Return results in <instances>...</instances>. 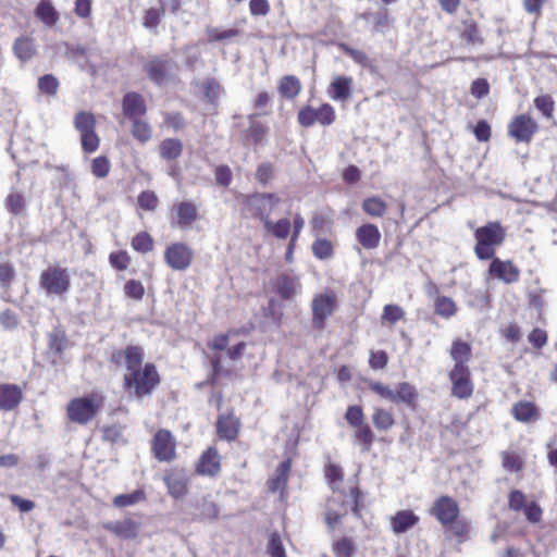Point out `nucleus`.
Instances as JSON below:
<instances>
[{"instance_id": "nucleus-7", "label": "nucleus", "mask_w": 557, "mask_h": 557, "mask_svg": "<svg viewBox=\"0 0 557 557\" xmlns=\"http://www.w3.org/2000/svg\"><path fill=\"white\" fill-rule=\"evenodd\" d=\"M369 391L377 395L381 399L388 400L392 404H403L411 411H416L419 406V392L417 387L409 382H399L395 391L381 381L364 379Z\"/></svg>"}, {"instance_id": "nucleus-39", "label": "nucleus", "mask_w": 557, "mask_h": 557, "mask_svg": "<svg viewBox=\"0 0 557 557\" xmlns=\"http://www.w3.org/2000/svg\"><path fill=\"white\" fill-rule=\"evenodd\" d=\"M198 512L196 513L194 520L197 521H211L218 518L219 516V507L218 505L203 497L196 504Z\"/></svg>"}, {"instance_id": "nucleus-4", "label": "nucleus", "mask_w": 557, "mask_h": 557, "mask_svg": "<svg viewBox=\"0 0 557 557\" xmlns=\"http://www.w3.org/2000/svg\"><path fill=\"white\" fill-rule=\"evenodd\" d=\"M324 478L331 491L338 497H329L326 499L324 521L330 529L336 528L342 519L347 515L346 502L344 499V492L341 490V484L344 481V470L335 462H327L324 466Z\"/></svg>"}, {"instance_id": "nucleus-37", "label": "nucleus", "mask_w": 557, "mask_h": 557, "mask_svg": "<svg viewBox=\"0 0 557 557\" xmlns=\"http://www.w3.org/2000/svg\"><path fill=\"white\" fill-rule=\"evenodd\" d=\"M183 152V143L178 138H165L159 145V154L163 160L173 161Z\"/></svg>"}, {"instance_id": "nucleus-11", "label": "nucleus", "mask_w": 557, "mask_h": 557, "mask_svg": "<svg viewBox=\"0 0 557 557\" xmlns=\"http://www.w3.org/2000/svg\"><path fill=\"white\" fill-rule=\"evenodd\" d=\"M39 285L47 295L63 297L72 286L70 272L60 264H50L41 271Z\"/></svg>"}, {"instance_id": "nucleus-3", "label": "nucleus", "mask_w": 557, "mask_h": 557, "mask_svg": "<svg viewBox=\"0 0 557 557\" xmlns=\"http://www.w3.org/2000/svg\"><path fill=\"white\" fill-rule=\"evenodd\" d=\"M429 512L458 542H465L468 539L470 524L466 519L460 518L459 504L451 496H438Z\"/></svg>"}, {"instance_id": "nucleus-1", "label": "nucleus", "mask_w": 557, "mask_h": 557, "mask_svg": "<svg viewBox=\"0 0 557 557\" xmlns=\"http://www.w3.org/2000/svg\"><path fill=\"white\" fill-rule=\"evenodd\" d=\"M115 368H125L123 388L129 395L141 399L150 396L161 383V375L152 362H146L145 349L140 345L113 348L108 358Z\"/></svg>"}, {"instance_id": "nucleus-6", "label": "nucleus", "mask_w": 557, "mask_h": 557, "mask_svg": "<svg viewBox=\"0 0 557 557\" xmlns=\"http://www.w3.org/2000/svg\"><path fill=\"white\" fill-rule=\"evenodd\" d=\"M104 403L106 397L100 392L74 397L65 407L66 418L74 424L87 425L102 411Z\"/></svg>"}, {"instance_id": "nucleus-48", "label": "nucleus", "mask_w": 557, "mask_h": 557, "mask_svg": "<svg viewBox=\"0 0 557 557\" xmlns=\"http://www.w3.org/2000/svg\"><path fill=\"white\" fill-rule=\"evenodd\" d=\"M132 121V135L133 137L141 143L145 144L151 139L152 136V129L151 126L140 119L131 120Z\"/></svg>"}, {"instance_id": "nucleus-63", "label": "nucleus", "mask_w": 557, "mask_h": 557, "mask_svg": "<svg viewBox=\"0 0 557 557\" xmlns=\"http://www.w3.org/2000/svg\"><path fill=\"white\" fill-rule=\"evenodd\" d=\"M388 355L385 350L379 349V350H370L369 354V367L372 370H383L386 368L388 363Z\"/></svg>"}, {"instance_id": "nucleus-42", "label": "nucleus", "mask_w": 557, "mask_h": 557, "mask_svg": "<svg viewBox=\"0 0 557 557\" xmlns=\"http://www.w3.org/2000/svg\"><path fill=\"white\" fill-rule=\"evenodd\" d=\"M267 232L278 239H286L290 233L292 223L287 218L273 222L271 219L263 225Z\"/></svg>"}, {"instance_id": "nucleus-38", "label": "nucleus", "mask_w": 557, "mask_h": 557, "mask_svg": "<svg viewBox=\"0 0 557 557\" xmlns=\"http://www.w3.org/2000/svg\"><path fill=\"white\" fill-rule=\"evenodd\" d=\"M4 207L10 214L17 216L25 212L27 201L21 191H10L4 199Z\"/></svg>"}, {"instance_id": "nucleus-32", "label": "nucleus", "mask_w": 557, "mask_h": 557, "mask_svg": "<svg viewBox=\"0 0 557 557\" xmlns=\"http://www.w3.org/2000/svg\"><path fill=\"white\" fill-rule=\"evenodd\" d=\"M512 417L522 423L534 422L540 419V410L533 401L519 400L511 409Z\"/></svg>"}, {"instance_id": "nucleus-25", "label": "nucleus", "mask_w": 557, "mask_h": 557, "mask_svg": "<svg viewBox=\"0 0 557 557\" xmlns=\"http://www.w3.org/2000/svg\"><path fill=\"white\" fill-rule=\"evenodd\" d=\"M257 114L248 115L249 126L242 134L244 146H259L265 143L269 127L256 120Z\"/></svg>"}, {"instance_id": "nucleus-36", "label": "nucleus", "mask_w": 557, "mask_h": 557, "mask_svg": "<svg viewBox=\"0 0 557 557\" xmlns=\"http://www.w3.org/2000/svg\"><path fill=\"white\" fill-rule=\"evenodd\" d=\"M362 211L371 218H383L388 209L387 202L379 196H371L363 199Z\"/></svg>"}, {"instance_id": "nucleus-44", "label": "nucleus", "mask_w": 557, "mask_h": 557, "mask_svg": "<svg viewBox=\"0 0 557 557\" xmlns=\"http://www.w3.org/2000/svg\"><path fill=\"white\" fill-rule=\"evenodd\" d=\"M457 305L450 297L437 296L434 300L435 314L444 319H450L457 313Z\"/></svg>"}, {"instance_id": "nucleus-46", "label": "nucleus", "mask_w": 557, "mask_h": 557, "mask_svg": "<svg viewBox=\"0 0 557 557\" xmlns=\"http://www.w3.org/2000/svg\"><path fill=\"white\" fill-rule=\"evenodd\" d=\"M14 54L22 61H27L35 55V47L33 40L26 37H20L13 46Z\"/></svg>"}, {"instance_id": "nucleus-35", "label": "nucleus", "mask_w": 557, "mask_h": 557, "mask_svg": "<svg viewBox=\"0 0 557 557\" xmlns=\"http://www.w3.org/2000/svg\"><path fill=\"white\" fill-rule=\"evenodd\" d=\"M35 15L48 27L54 26L59 21V13L50 0H40L35 9Z\"/></svg>"}, {"instance_id": "nucleus-27", "label": "nucleus", "mask_w": 557, "mask_h": 557, "mask_svg": "<svg viewBox=\"0 0 557 557\" xmlns=\"http://www.w3.org/2000/svg\"><path fill=\"white\" fill-rule=\"evenodd\" d=\"M103 529L125 540L136 539L139 534L140 523L132 518L103 523Z\"/></svg>"}, {"instance_id": "nucleus-31", "label": "nucleus", "mask_w": 557, "mask_h": 557, "mask_svg": "<svg viewBox=\"0 0 557 557\" xmlns=\"http://www.w3.org/2000/svg\"><path fill=\"white\" fill-rule=\"evenodd\" d=\"M290 471V461L281 462L275 469V473L267 481L269 492H280L283 496L287 488L288 475Z\"/></svg>"}, {"instance_id": "nucleus-58", "label": "nucleus", "mask_w": 557, "mask_h": 557, "mask_svg": "<svg viewBox=\"0 0 557 557\" xmlns=\"http://www.w3.org/2000/svg\"><path fill=\"white\" fill-rule=\"evenodd\" d=\"M123 290L125 296L133 300H141L145 296V287L138 280L131 278L126 281Z\"/></svg>"}, {"instance_id": "nucleus-24", "label": "nucleus", "mask_w": 557, "mask_h": 557, "mask_svg": "<svg viewBox=\"0 0 557 557\" xmlns=\"http://www.w3.org/2000/svg\"><path fill=\"white\" fill-rule=\"evenodd\" d=\"M216 435L220 440L235 441L239 434L240 420L233 412L220 414L216 423Z\"/></svg>"}, {"instance_id": "nucleus-19", "label": "nucleus", "mask_w": 557, "mask_h": 557, "mask_svg": "<svg viewBox=\"0 0 557 557\" xmlns=\"http://www.w3.org/2000/svg\"><path fill=\"white\" fill-rule=\"evenodd\" d=\"M491 260L487 269L490 277L502 281L505 284H513L519 281L520 269L512 260H502L495 256Z\"/></svg>"}, {"instance_id": "nucleus-59", "label": "nucleus", "mask_w": 557, "mask_h": 557, "mask_svg": "<svg viewBox=\"0 0 557 557\" xmlns=\"http://www.w3.org/2000/svg\"><path fill=\"white\" fill-rule=\"evenodd\" d=\"M349 497L351 512L356 517L360 518L363 508V494L358 484L349 487Z\"/></svg>"}, {"instance_id": "nucleus-13", "label": "nucleus", "mask_w": 557, "mask_h": 557, "mask_svg": "<svg viewBox=\"0 0 557 557\" xmlns=\"http://www.w3.org/2000/svg\"><path fill=\"white\" fill-rule=\"evenodd\" d=\"M97 120L89 111H79L74 116V127L79 133L82 150L92 153L100 146V137L96 132Z\"/></svg>"}, {"instance_id": "nucleus-33", "label": "nucleus", "mask_w": 557, "mask_h": 557, "mask_svg": "<svg viewBox=\"0 0 557 557\" xmlns=\"http://www.w3.org/2000/svg\"><path fill=\"white\" fill-rule=\"evenodd\" d=\"M277 90L282 98L294 100L300 95L302 84L296 75H284L278 81Z\"/></svg>"}, {"instance_id": "nucleus-16", "label": "nucleus", "mask_w": 557, "mask_h": 557, "mask_svg": "<svg viewBox=\"0 0 557 557\" xmlns=\"http://www.w3.org/2000/svg\"><path fill=\"white\" fill-rule=\"evenodd\" d=\"M199 218L198 208L191 200L176 201L170 209V223L174 228L188 230Z\"/></svg>"}, {"instance_id": "nucleus-20", "label": "nucleus", "mask_w": 557, "mask_h": 557, "mask_svg": "<svg viewBox=\"0 0 557 557\" xmlns=\"http://www.w3.org/2000/svg\"><path fill=\"white\" fill-rule=\"evenodd\" d=\"M222 458L215 446H209L201 453L196 465L195 472L201 476L215 478L221 472Z\"/></svg>"}, {"instance_id": "nucleus-17", "label": "nucleus", "mask_w": 557, "mask_h": 557, "mask_svg": "<svg viewBox=\"0 0 557 557\" xmlns=\"http://www.w3.org/2000/svg\"><path fill=\"white\" fill-rule=\"evenodd\" d=\"M537 131V122L524 113L516 115L508 124V135L517 143H531Z\"/></svg>"}, {"instance_id": "nucleus-34", "label": "nucleus", "mask_w": 557, "mask_h": 557, "mask_svg": "<svg viewBox=\"0 0 557 557\" xmlns=\"http://www.w3.org/2000/svg\"><path fill=\"white\" fill-rule=\"evenodd\" d=\"M371 420L379 432H387L396 424L394 413L384 407H374Z\"/></svg>"}, {"instance_id": "nucleus-10", "label": "nucleus", "mask_w": 557, "mask_h": 557, "mask_svg": "<svg viewBox=\"0 0 557 557\" xmlns=\"http://www.w3.org/2000/svg\"><path fill=\"white\" fill-rule=\"evenodd\" d=\"M296 119L302 128H310L314 125L327 127L335 123L337 114L335 108L329 102H321L318 107L306 103L298 109Z\"/></svg>"}, {"instance_id": "nucleus-43", "label": "nucleus", "mask_w": 557, "mask_h": 557, "mask_svg": "<svg viewBox=\"0 0 557 557\" xmlns=\"http://www.w3.org/2000/svg\"><path fill=\"white\" fill-rule=\"evenodd\" d=\"M276 169L270 161L259 163L255 171V180L260 186H268L275 178Z\"/></svg>"}, {"instance_id": "nucleus-2", "label": "nucleus", "mask_w": 557, "mask_h": 557, "mask_svg": "<svg viewBox=\"0 0 557 557\" xmlns=\"http://www.w3.org/2000/svg\"><path fill=\"white\" fill-rule=\"evenodd\" d=\"M449 356L454 361L448 372L450 395L458 399H469L474 393V382L469 362L472 359V346L460 337L451 342Z\"/></svg>"}, {"instance_id": "nucleus-64", "label": "nucleus", "mask_w": 557, "mask_h": 557, "mask_svg": "<svg viewBox=\"0 0 557 557\" xmlns=\"http://www.w3.org/2000/svg\"><path fill=\"white\" fill-rule=\"evenodd\" d=\"M138 206L146 211H153L159 205L157 195L151 190H144L138 195Z\"/></svg>"}, {"instance_id": "nucleus-23", "label": "nucleus", "mask_w": 557, "mask_h": 557, "mask_svg": "<svg viewBox=\"0 0 557 557\" xmlns=\"http://www.w3.org/2000/svg\"><path fill=\"white\" fill-rule=\"evenodd\" d=\"M274 288L281 299L290 300L301 289L300 278L289 273H281L275 277Z\"/></svg>"}, {"instance_id": "nucleus-8", "label": "nucleus", "mask_w": 557, "mask_h": 557, "mask_svg": "<svg viewBox=\"0 0 557 557\" xmlns=\"http://www.w3.org/2000/svg\"><path fill=\"white\" fill-rule=\"evenodd\" d=\"M240 203L244 216L258 220L264 225L280 206L281 198L276 193H252L240 195Z\"/></svg>"}, {"instance_id": "nucleus-26", "label": "nucleus", "mask_w": 557, "mask_h": 557, "mask_svg": "<svg viewBox=\"0 0 557 557\" xmlns=\"http://www.w3.org/2000/svg\"><path fill=\"white\" fill-rule=\"evenodd\" d=\"M355 236L358 244L366 250L376 249L382 238L379 227L370 222L362 223L358 226Z\"/></svg>"}, {"instance_id": "nucleus-29", "label": "nucleus", "mask_w": 557, "mask_h": 557, "mask_svg": "<svg viewBox=\"0 0 557 557\" xmlns=\"http://www.w3.org/2000/svg\"><path fill=\"white\" fill-rule=\"evenodd\" d=\"M354 79L350 76L337 75L327 87L329 96L335 101H346L352 95Z\"/></svg>"}, {"instance_id": "nucleus-40", "label": "nucleus", "mask_w": 557, "mask_h": 557, "mask_svg": "<svg viewBox=\"0 0 557 557\" xmlns=\"http://www.w3.org/2000/svg\"><path fill=\"white\" fill-rule=\"evenodd\" d=\"M460 37L468 45L483 44V38L480 35L478 23L473 18H468L461 23Z\"/></svg>"}, {"instance_id": "nucleus-5", "label": "nucleus", "mask_w": 557, "mask_h": 557, "mask_svg": "<svg viewBox=\"0 0 557 557\" xmlns=\"http://www.w3.org/2000/svg\"><path fill=\"white\" fill-rule=\"evenodd\" d=\"M475 245L473 248L475 257L481 260H490L496 255L507 237V230L500 221H488L473 232Z\"/></svg>"}, {"instance_id": "nucleus-61", "label": "nucleus", "mask_w": 557, "mask_h": 557, "mask_svg": "<svg viewBox=\"0 0 557 557\" xmlns=\"http://www.w3.org/2000/svg\"><path fill=\"white\" fill-rule=\"evenodd\" d=\"M405 318L404 309L398 305H385L382 313V321H386L389 324H395L396 322L403 320Z\"/></svg>"}, {"instance_id": "nucleus-55", "label": "nucleus", "mask_w": 557, "mask_h": 557, "mask_svg": "<svg viewBox=\"0 0 557 557\" xmlns=\"http://www.w3.org/2000/svg\"><path fill=\"white\" fill-rule=\"evenodd\" d=\"M132 258L126 250L112 251L109 255V263L116 271H125L128 269Z\"/></svg>"}, {"instance_id": "nucleus-60", "label": "nucleus", "mask_w": 557, "mask_h": 557, "mask_svg": "<svg viewBox=\"0 0 557 557\" xmlns=\"http://www.w3.org/2000/svg\"><path fill=\"white\" fill-rule=\"evenodd\" d=\"M203 95L207 100L211 103H214L222 91V87L215 78L208 77L202 83Z\"/></svg>"}, {"instance_id": "nucleus-30", "label": "nucleus", "mask_w": 557, "mask_h": 557, "mask_svg": "<svg viewBox=\"0 0 557 557\" xmlns=\"http://www.w3.org/2000/svg\"><path fill=\"white\" fill-rule=\"evenodd\" d=\"M420 521L419 516H417L411 509L398 510L394 516L389 518V525L395 534H401L413 527H416Z\"/></svg>"}, {"instance_id": "nucleus-9", "label": "nucleus", "mask_w": 557, "mask_h": 557, "mask_svg": "<svg viewBox=\"0 0 557 557\" xmlns=\"http://www.w3.org/2000/svg\"><path fill=\"white\" fill-rule=\"evenodd\" d=\"M344 417L348 425L354 430L352 438L355 444L360 446L362 453H369L375 441V434L371 425L366 421L362 406H348Z\"/></svg>"}, {"instance_id": "nucleus-45", "label": "nucleus", "mask_w": 557, "mask_h": 557, "mask_svg": "<svg viewBox=\"0 0 557 557\" xmlns=\"http://www.w3.org/2000/svg\"><path fill=\"white\" fill-rule=\"evenodd\" d=\"M131 246L136 252L145 255L153 250L154 240L148 232L143 231L132 238Z\"/></svg>"}, {"instance_id": "nucleus-52", "label": "nucleus", "mask_w": 557, "mask_h": 557, "mask_svg": "<svg viewBox=\"0 0 557 557\" xmlns=\"http://www.w3.org/2000/svg\"><path fill=\"white\" fill-rule=\"evenodd\" d=\"M91 174L97 178H104L111 171V162L108 157L99 156L94 158L90 163Z\"/></svg>"}, {"instance_id": "nucleus-22", "label": "nucleus", "mask_w": 557, "mask_h": 557, "mask_svg": "<svg viewBox=\"0 0 557 557\" xmlns=\"http://www.w3.org/2000/svg\"><path fill=\"white\" fill-rule=\"evenodd\" d=\"M122 112L129 121L145 116L147 103L144 96L137 91L126 92L122 99Z\"/></svg>"}, {"instance_id": "nucleus-51", "label": "nucleus", "mask_w": 557, "mask_h": 557, "mask_svg": "<svg viewBox=\"0 0 557 557\" xmlns=\"http://www.w3.org/2000/svg\"><path fill=\"white\" fill-rule=\"evenodd\" d=\"M332 549L336 557H354L355 544L351 539L343 536L333 542Z\"/></svg>"}, {"instance_id": "nucleus-54", "label": "nucleus", "mask_w": 557, "mask_h": 557, "mask_svg": "<svg viewBox=\"0 0 557 557\" xmlns=\"http://www.w3.org/2000/svg\"><path fill=\"white\" fill-rule=\"evenodd\" d=\"M267 553L270 557H287L281 535L276 531L269 535Z\"/></svg>"}, {"instance_id": "nucleus-12", "label": "nucleus", "mask_w": 557, "mask_h": 557, "mask_svg": "<svg viewBox=\"0 0 557 557\" xmlns=\"http://www.w3.org/2000/svg\"><path fill=\"white\" fill-rule=\"evenodd\" d=\"M338 307L336 293L327 288L323 293L313 296L311 300V324L315 330H323L326 321Z\"/></svg>"}, {"instance_id": "nucleus-57", "label": "nucleus", "mask_w": 557, "mask_h": 557, "mask_svg": "<svg viewBox=\"0 0 557 557\" xmlns=\"http://www.w3.org/2000/svg\"><path fill=\"white\" fill-rule=\"evenodd\" d=\"M59 86V81L52 74H46L38 78V89L44 95L55 96Z\"/></svg>"}, {"instance_id": "nucleus-49", "label": "nucleus", "mask_w": 557, "mask_h": 557, "mask_svg": "<svg viewBox=\"0 0 557 557\" xmlns=\"http://www.w3.org/2000/svg\"><path fill=\"white\" fill-rule=\"evenodd\" d=\"M145 499H146L145 492L143 490H136L129 494L116 495L113 498L112 504L114 507L124 508V507L133 506L141 500H145Z\"/></svg>"}, {"instance_id": "nucleus-50", "label": "nucleus", "mask_w": 557, "mask_h": 557, "mask_svg": "<svg viewBox=\"0 0 557 557\" xmlns=\"http://www.w3.org/2000/svg\"><path fill=\"white\" fill-rule=\"evenodd\" d=\"M502 465L510 472H519L524 466L522 457L516 451H503L502 453Z\"/></svg>"}, {"instance_id": "nucleus-53", "label": "nucleus", "mask_w": 557, "mask_h": 557, "mask_svg": "<svg viewBox=\"0 0 557 557\" xmlns=\"http://www.w3.org/2000/svg\"><path fill=\"white\" fill-rule=\"evenodd\" d=\"M312 253L317 259H329L334 253L333 244L326 238H318L312 244Z\"/></svg>"}, {"instance_id": "nucleus-47", "label": "nucleus", "mask_w": 557, "mask_h": 557, "mask_svg": "<svg viewBox=\"0 0 557 557\" xmlns=\"http://www.w3.org/2000/svg\"><path fill=\"white\" fill-rule=\"evenodd\" d=\"M67 336L61 329L54 330L48 335V347L55 355H61L67 347Z\"/></svg>"}, {"instance_id": "nucleus-21", "label": "nucleus", "mask_w": 557, "mask_h": 557, "mask_svg": "<svg viewBox=\"0 0 557 557\" xmlns=\"http://www.w3.org/2000/svg\"><path fill=\"white\" fill-rule=\"evenodd\" d=\"M163 482L169 495L175 499H181L188 494V479L184 469L171 468L164 473Z\"/></svg>"}, {"instance_id": "nucleus-15", "label": "nucleus", "mask_w": 557, "mask_h": 557, "mask_svg": "<svg viewBox=\"0 0 557 557\" xmlns=\"http://www.w3.org/2000/svg\"><path fill=\"white\" fill-rule=\"evenodd\" d=\"M165 264L174 271H186L194 262V251L186 243L174 242L163 252Z\"/></svg>"}, {"instance_id": "nucleus-56", "label": "nucleus", "mask_w": 557, "mask_h": 557, "mask_svg": "<svg viewBox=\"0 0 557 557\" xmlns=\"http://www.w3.org/2000/svg\"><path fill=\"white\" fill-rule=\"evenodd\" d=\"M535 108L547 119H550L555 111V101L548 94L540 95L534 99Z\"/></svg>"}, {"instance_id": "nucleus-62", "label": "nucleus", "mask_w": 557, "mask_h": 557, "mask_svg": "<svg viewBox=\"0 0 557 557\" xmlns=\"http://www.w3.org/2000/svg\"><path fill=\"white\" fill-rule=\"evenodd\" d=\"M271 104V95L267 90L259 91L252 100V108L258 111L257 115L269 114L268 108Z\"/></svg>"}, {"instance_id": "nucleus-28", "label": "nucleus", "mask_w": 557, "mask_h": 557, "mask_svg": "<svg viewBox=\"0 0 557 557\" xmlns=\"http://www.w3.org/2000/svg\"><path fill=\"white\" fill-rule=\"evenodd\" d=\"M23 400V391L16 384H0V410L11 411L18 407Z\"/></svg>"}, {"instance_id": "nucleus-14", "label": "nucleus", "mask_w": 557, "mask_h": 557, "mask_svg": "<svg viewBox=\"0 0 557 557\" xmlns=\"http://www.w3.org/2000/svg\"><path fill=\"white\" fill-rule=\"evenodd\" d=\"M176 447L174 435L166 429H159L150 442L151 454L160 462L173 461L177 456Z\"/></svg>"}, {"instance_id": "nucleus-41", "label": "nucleus", "mask_w": 557, "mask_h": 557, "mask_svg": "<svg viewBox=\"0 0 557 557\" xmlns=\"http://www.w3.org/2000/svg\"><path fill=\"white\" fill-rule=\"evenodd\" d=\"M337 47L345 55L349 57L358 65L367 69L372 67L371 59L363 50L352 48L346 42H339Z\"/></svg>"}, {"instance_id": "nucleus-18", "label": "nucleus", "mask_w": 557, "mask_h": 557, "mask_svg": "<svg viewBox=\"0 0 557 557\" xmlns=\"http://www.w3.org/2000/svg\"><path fill=\"white\" fill-rule=\"evenodd\" d=\"M147 77L156 85L165 84L172 76L173 61L166 55H152L143 66Z\"/></svg>"}]
</instances>
